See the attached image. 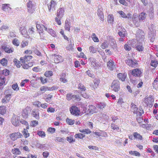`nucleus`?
Wrapping results in <instances>:
<instances>
[{
  "mask_svg": "<svg viewBox=\"0 0 158 158\" xmlns=\"http://www.w3.org/2000/svg\"><path fill=\"white\" fill-rule=\"evenodd\" d=\"M33 58V56L30 55H25L20 59L23 63L22 67L24 69H28L33 65V62H30V60Z\"/></svg>",
  "mask_w": 158,
  "mask_h": 158,
  "instance_id": "f257e3e1",
  "label": "nucleus"
},
{
  "mask_svg": "<svg viewBox=\"0 0 158 158\" xmlns=\"http://www.w3.org/2000/svg\"><path fill=\"white\" fill-rule=\"evenodd\" d=\"M13 90L11 89L6 90L4 92L5 96L2 100L3 103H6L8 102L11 99Z\"/></svg>",
  "mask_w": 158,
  "mask_h": 158,
  "instance_id": "f03ea898",
  "label": "nucleus"
},
{
  "mask_svg": "<svg viewBox=\"0 0 158 158\" xmlns=\"http://www.w3.org/2000/svg\"><path fill=\"white\" fill-rule=\"evenodd\" d=\"M38 22L36 23V27L37 30L39 33L41 39H43L44 37V30H47V27L43 24H38Z\"/></svg>",
  "mask_w": 158,
  "mask_h": 158,
  "instance_id": "7ed1b4c3",
  "label": "nucleus"
},
{
  "mask_svg": "<svg viewBox=\"0 0 158 158\" xmlns=\"http://www.w3.org/2000/svg\"><path fill=\"white\" fill-rule=\"evenodd\" d=\"M112 90L115 92H117L120 90V83L117 80H114L110 86Z\"/></svg>",
  "mask_w": 158,
  "mask_h": 158,
  "instance_id": "20e7f679",
  "label": "nucleus"
},
{
  "mask_svg": "<svg viewBox=\"0 0 158 158\" xmlns=\"http://www.w3.org/2000/svg\"><path fill=\"white\" fill-rule=\"evenodd\" d=\"M69 110L71 114L75 116H78L80 114L79 109L75 106H72L70 107Z\"/></svg>",
  "mask_w": 158,
  "mask_h": 158,
  "instance_id": "39448f33",
  "label": "nucleus"
},
{
  "mask_svg": "<svg viewBox=\"0 0 158 158\" xmlns=\"http://www.w3.org/2000/svg\"><path fill=\"white\" fill-rule=\"evenodd\" d=\"M23 135L19 132H14L9 135L10 139L14 141L16 140L17 139L21 138Z\"/></svg>",
  "mask_w": 158,
  "mask_h": 158,
  "instance_id": "423d86ee",
  "label": "nucleus"
},
{
  "mask_svg": "<svg viewBox=\"0 0 158 158\" xmlns=\"http://www.w3.org/2000/svg\"><path fill=\"white\" fill-rule=\"evenodd\" d=\"M154 99L151 97H145L144 98V102L147 106H148L150 107H152L153 106V102Z\"/></svg>",
  "mask_w": 158,
  "mask_h": 158,
  "instance_id": "0eeeda50",
  "label": "nucleus"
},
{
  "mask_svg": "<svg viewBox=\"0 0 158 158\" xmlns=\"http://www.w3.org/2000/svg\"><path fill=\"white\" fill-rule=\"evenodd\" d=\"M126 63L129 66L133 68L137 67L138 65L137 60H133L129 59L126 60Z\"/></svg>",
  "mask_w": 158,
  "mask_h": 158,
  "instance_id": "6e6552de",
  "label": "nucleus"
},
{
  "mask_svg": "<svg viewBox=\"0 0 158 158\" xmlns=\"http://www.w3.org/2000/svg\"><path fill=\"white\" fill-rule=\"evenodd\" d=\"M142 71L141 69L136 68L131 70V74L135 77H140L142 74Z\"/></svg>",
  "mask_w": 158,
  "mask_h": 158,
  "instance_id": "1a4fd4ad",
  "label": "nucleus"
},
{
  "mask_svg": "<svg viewBox=\"0 0 158 158\" xmlns=\"http://www.w3.org/2000/svg\"><path fill=\"white\" fill-rule=\"evenodd\" d=\"M27 6L28 12L30 14L33 13L35 10L33 8L34 4L32 2L31 0L28 1L27 3Z\"/></svg>",
  "mask_w": 158,
  "mask_h": 158,
  "instance_id": "9d476101",
  "label": "nucleus"
},
{
  "mask_svg": "<svg viewBox=\"0 0 158 158\" xmlns=\"http://www.w3.org/2000/svg\"><path fill=\"white\" fill-rule=\"evenodd\" d=\"M19 117L15 115L13 116L11 119L12 124L15 126H18L19 124Z\"/></svg>",
  "mask_w": 158,
  "mask_h": 158,
  "instance_id": "9b49d317",
  "label": "nucleus"
},
{
  "mask_svg": "<svg viewBox=\"0 0 158 158\" xmlns=\"http://www.w3.org/2000/svg\"><path fill=\"white\" fill-rule=\"evenodd\" d=\"M1 48L5 52L8 53H12L14 51L13 48H10L6 45H2L1 46Z\"/></svg>",
  "mask_w": 158,
  "mask_h": 158,
  "instance_id": "f8f14e48",
  "label": "nucleus"
},
{
  "mask_svg": "<svg viewBox=\"0 0 158 158\" xmlns=\"http://www.w3.org/2000/svg\"><path fill=\"white\" fill-rule=\"evenodd\" d=\"M131 105V110L134 114H135L137 115L140 114L141 113H143V111L142 110L141 112L139 111L138 108L136 106V105L134 103H132Z\"/></svg>",
  "mask_w": 158,
  "mask_h": 158,
  "instance_id": "ddd939ff",
  "label": "nucleus"
},
{
  "mask_svg": "<svg viewBox=\"0 0 158 158\" xmlns=\"http://www.w3.org/2000/svg\"><path fill=\"white\" fill-rule=\"evenodd\" d=\"M64 10L63 8H60L57 11L56 16L58 18L61 19L64 15Z\"/></svg>",
  "mask_w": 158,
  "mask_h": 158,
  "instance_id": "4468645a",
  "label": "nucleus"
},
{
  "mask_svg": "<svg viewBox=\"0 0 158 158\" xmlns=\"http://www.w3.org/2000/svg\"><path fill=\"white\" fill-rule=\"evenodd\" d=\"M111 128L113 130V132H121V129L117 125L114 123H111L110 126Z\"/></svg>",
  "mask_w": 158,
  "mask_h": 158,
  "instance_id": "2eb2a0df",
  "label": "nucleus"
},
{
  "mask_svg": "<svg viewBox=\"0 0 158 158\" xmlns=\"http://www.w3.org/2000/svg\"><path fill=\"white\" fill-rule=\"evenodd\" d=\"M127 74L124 73H119L117 75V77L119 79V80H120L122 81H125V79L127 77Z\"/></svg>",
  "mask_w": 158,
  "mask_h": 158,
  "instance_id": "dca6fc26",
  "label": "nucleus"
},
{
  "mask_svg": "<svg viewBox=\"0 0 158 158\" xmlns=\"http://www.w3.org/2000/svg\"><path fill=\"white\" fill-rule=\"evenodd\" d=\"M2 8L3 10L6 12H9L11 10V8L10 7V4H2Z\"/></svg>",
  "mask_w": 158,
  "mask_h": 158,
  "instance_id": "f3484780",
  "label": "nucleus"
},
{
  "mask_svg": "<svg viewBox=\"0 0 158 158\" xmlns=\"http://www.w3.org/2000/svg\"><path fill=\"white\" fill-rule=\"evenodd\" d=\"M52 56L54 57V60L55 63H59L62 60V56L60 55H57L56 54H53L52 55Z\"/></svg>",
  "mask_w": 158,
  "mask_h": 158,
  "instance_id": "a211bd4d",
  "label": "nucleus"
},
{
  "mask_svg": "<svg viewBox=\"0 0 158 158\" xmlns=\"http://www.w3.org/2000/svg\"><path fill=\"white\" fill-rule=\"evenodd\" d=\"M56 3L55 1L53 0H51L49 5H48V8L50 11L52 9L55 8Z\"/></svg>",
  "mask_w": 158,
  "mask_h": 158,
  "instance_id": "6ab92c4d",
  "label": "nucleus"
},
{
  "mask_svg": "<svg viewBox=\"0 0 158 158\" xmlns=\"http://www.w3.org/2000/svg\"><path fill=\"white\" fill-rule=\"evenodd\" d=\"M102 10V8L99 9L97 10V14L100 19L103 21L104 20V16Z\"/></svg>",
  "mask_w": 158,
  "mask_h": 158,
  "instance_id": "aec40b11",
  "label": "nucleus"
},
{
  "mask_svg": "<svg viewBox=\"0 0 158 158\" xmlns=\"http://www.w3.org/2000/svg\"><path fill=\"white\" fill-rule=\"evenodd\" d=\"M96 107L92 105H90L89 106L88 111L90 114H93L96 112Z\"/></svg>",
  "mask_w": 158,
  "mask_h": 158,
  "instance_id": "412c9836",
  "label": "nucleus"
},
{
  "mask_svg": "<svg viewBox=\"0 0 158 158\" xmlns=\"http://www.w3.org/2000/svg\"><path fill=\"white\" fill-rule=\"evenodd\" d=\"M32 116L37 120L40 119L39 113L38 111H36L35 110H33L31 112Z\"/></svg>",
  "mask_w": 158,
  "mask_h": 158,
  "instance_id": "4be33fe9",
  "label": "nucleus"
},
{
  "mask_svg": "<svg viewBox=\"0 0 158 158\" xmlns=\"http://www.w3.org/2000/svg\"><path fill=\"white\" fill-rule=\"evenodd\" d=\"M114 64V62L112 60H110L107 63V65L108 68L111 70L113 69V66Z\"/></svg>",
  "mask_w": 158,
  "mask_h": 158,
  "instance_id": "5701e85b",
  "label": "nucleus"
},
{
  "mask_svg": "<svg viewBox=\"0 0 158 158\" xmlns=\"http://www.w3.org/2000/svg\"><path fill=\"white\" fill-rule=\"evenodd\" d=\"M28 108L27 107L23 110L22 115L24 118H27L28 117Z\"/></svg>",
  "mask_w": 158,
  "mask_h": 158,
  "instance_id": "b1692460",
  "label": "nucleus"
},
{
  "mask_svg": "<svg viewBox=\"0 0 158 158\" xmlns=\"http://www.w3.org/2000/svg\"><path fill=\"white\" fill-rule=\"evenodd\" d=\"M94 85H92L93 88L94 89L97 88L98 86V85L100 83V80L96 78H94L93 80Z\"/></svg>",
  "mask_w": 158,
  "mask_h": 158,
  "instance_id": "393cba45",
  "label": "nucleus"
},
{
  "mask_svg": "<svg viewBox=\"0 0 158 158\" xmlns=\"http://www.w3.org/2000/svg\"><path fill=\"white\" fill-rule=\"evenodd\" d=\"M146 14L145 13L142 12L141 13L139 16V20L140 21H143L146 18Z\"/></svg>",
  "mask_w": 158,
  "mask_h": 158,
  "instance_id": "a878e982",
  "label": "nucleus"
},
{
  "mask_svg": "<svg viewBox=\"0 0 158 158\" xmlns=\"http://www.w3.org/2000/svg\"><path fill=\"white\" fill-rule=\"evenodd\" d=\"M11 152L13 154L15 155H20L21 154V152L18 148L12 149Z\"/></svg>",
  "mask_w": 158,
  "mask_h": 158,
  "instance_id": "bb28decb",
  "label": "nucleus"
},
{
  "mask_svg": "<svg viewBox=\"0 0 158 158\" xmlns=\"http://www.w3.org/2000/svg\"><path fill=\"white\" fill-rule=\"evenodd\" d=\"M136 50L139 52L142 51L144 49V47L142 43H138L136 45Z\"/></svg>",
  "mask_w": 158,
  "mask_h": 158,
  "instance_id": "cd10ccee",
  "label": "nucleus"
},
{
  "mask_svg": "<svg viewBox=\"0 0 158 158\" xmlns=\"http://www.w3.org/2000/svg\"><path fill=\"white\" fill-rule=\"evenodd\" d=\"M134 138L138 140H142L143 139V137L142 135L137 132H134L133 134Z\"/></svg>",
  "mask_w": 158,
  "mask_h": 158,
  "instance_id": "c85d7f7f",
  "label": "nucleus"
},
{
  "mask_svg": "<svg viewBox=\"0 0 158 158\" xmlns=\"http://www.w3.org/2000/svg\"><path fill=\"white\" fill-rule=\"evenodd\" d=\"M47 32L50 34L53 37H55L56 34L55 31L51 28H47V30H46Z\"/></svg>",
  "mask_w": 158,
  "mask_h": 158,
  "instance_id": "c756f323",
  "label": "nucleus"
},
{
  "mask_svg": "<svg viewBox=\"0 0 158 158\" xmlns=\"http://www.w3.org/2000/svg\"><path fill=\"white\" fill-rule=\"evenodd\" d=\"M152 86L154 89L158 90V78H156L154 80Z\"/></svg>",
  "mask_w": 158,
  "mask_h": 158,
  "instance_id": "7c9ffc66",
  "label": "nucleus"
},
{
  "mask_svg": "<svg viewBox=\"0 0 158 158\" xmlns=\"http://www.w3.org/2000/svg\"><path fill=\"white\" fill-rule=\"evenodd\" d=\"M0 63L3 66L6 67L8 64V60L5 58H3L0 60Z\"/></svg>",
  "mask_w": 158,
  "mask_h": 158,
  "instance_id": "2f4dec72",
  "label": "nucleus"
},
{
  "mask_svg": "<svg viewBox=\"0 0 158 158\" xmlns=\"http://www.w3.org/2000/svg\"><path fill=\"white\" fill-rule=\"evenodd\" d=\"M6 107L4 106H0V114L3 115L6 112Z\"/></svg>",
  "mask_w": 158,
  "mask_h": 158,
  "instance_id": "473e14b6",
  "label": "nucleus"
},
{
  "mask_svg": "<svg viewBox=\"0 0 158 158\" xmlns=\"http://www.w3.org/2000/svg\"><path fill=\"white\" fill-rule=\"evenodd\" d=\"M129 153L131 155L135 156H136L139 157L140 156V154L138 152L136 151H130Z\"/></svg>",
  "mask_w": 158,
  "mask_h": 158,
  "instance_id": "72a5a7b5",
  "label": "nucleus"
},
{
  "mask_svg": "<svg viewBox=\"0 0 158 158\" xmlns=\"http://www.w3.org/2000/svg\"><path fill=\"white\" fill-rule=\"evenodd\" d=\"M22 133L25 138H27L30 136V134L28 133V131L25 128L23 129Z\"/></svg>",
  "mask_w": 158,
  "mask_h": 158,
  "instance_id": "f704fd0d",
  "label": "nucleus"
},
{
  "mask_svg": "<svg viewBox=\"0 0 158 158\" xmlns=\"http://www.w3.org/2000/svg\"><path fill=\"white\" fill-rule=\"evenodd\" d=\"M12 43L14 46L18 47L19 44V42L17 38H14L12 40Z\"/></svg>",
  "mask_w": 158,
  "mask_h": 158,
  "instance_id": "c9c22d12",
  "label": "nucleus"
},
{
  "mask_svg": "<svg viewBox=\"0 0 158 158\" xmlns=\"http://www.w3.org/2000/svg\"><path fill=\"white\" fill-rule=\"evenodd\" d=\"M13 62L16 66L18 68H19L22 65L20 61L17 60L16 58H15L14 59Z\"/></svg>",
  "mask_w": 158,
  "mask_h": 158,
  "instance_id": "e433bc0d",
  "label": "nucleus"
},
{
  "mask_svg": "<svg viewBox=\"0 0 158 158\" xmlns=\"http://www.w3.org/2000/svg\"><path fill=\"white\" fill-rule=\"evenodd\" d=\"M78 89H80L81 91H85L86 90L85 86L82 84L80 83L78 85Z\"/></svg>",
  "mask_w": 158,
  "mask_h": 158,
  "instance_id": "4c0bfd02",
  "label": "nucleus"
},
{
  "mask_svg": "<svg viewBox=\"0 0 158 158\" xmlns=\"http://www.w3.org/2000/svg\"><path fill=\"white\" fill-rule=\"evenodd\" d=\"M37 134L41 138H44L46 136L45 132L42 131H38Z\"/></svg>",
  "mask_w": 158,
  "mask_h": 158,
  "instance_id": "58836bf2",
  "label": "nucleus"
},
{
  "mask_svg": "<svg viewBox=\"0 0 158 158\" xmlns=\"http://www.w3.org/2000/svg\"><path fill=\"white\" fill-rule=\"evenodd\" d=\"M6 79L4 77H0V86L5 85Z\"/></svg>",
  "mask_w": 158,
  "mask_h": 158,
  "instance_id": "ea45409f",
  "label": "nucleus"
},
{
  "mask_svg": "<svg viewBox=\"0 0 158 158\" xmlns=\"http://www.w3.org/2000/svg\"><path fill=\"white\" fill-rule=\"evenodd\" d=\"M66 122L69 125H73L74 123L75 120L73 119L67 118L66 119Z\"/></svg>",
  "mask_w": 158,
  "mask_h": 158,
  "instance_id": "a19ab883",
  "label": "nucleus"
},
{
  "mask_svg": "<svg viewBox=\"0 0 158 158\" xmlns=\"http://www.w3.org/2000/svg\"><path fill=\"white\" fill-rule=\"evenodd\" d=\"M114 17L112 15H109L107 16V21L108 23H112L114 21Z\"/></svg>",
  "mask_w": 158,
  "mask_h": 158,
  "instance_id": "79ce46f5",
  "label": "nucleus"
},
{
  "mask_svg": "<svg viewBox=\"0 0 158 158\" xmlns=\"http://www.w3.org/2000/svg\"><path fill=\"white\" fill-rule=\"evenodd\" d=\"M44 75L47 77H50L53 75V72L51 71H46Z\"/></svg>",
  "mask_w": 158,
  "mask_h": 158,
  "instance_id": "37998d69",
  "label": "nucleus"
},
{
  "mask_svg": "<svg viewBox=\"0 0 158 158\" xmlns=\"http://www.w3.org/2000/svg\"><path fill=\"white\" fill-rule=\"evenodd\" d=\"M158 64V61L156 60H152L151 63V65L154 68L157 67Z\"/></svg>",
  "mask_w": 158,
  "mask_h": 158,
  "instance_id": "c03bdc74",
  "label": "nucleus"
},
{
  "mask_svg": "<svg viewBox=\"0 0 158 158\" xmlns=\"http://www.w3.org/2000/svg\"><path fill=\"white\" fill-rule=\"evenodd\" d=\"M11 88L15 91H18L19 90V88L17 83H16L12 84L11 85Z\"/></svg>",
  "mask_w": 158,
  "mask_h": 158,
  "instance_id": "a18cd8bd",
  "label": "nucleus"
},
{
  "mask_svg": "<svg viewBox=\"0 0 158 158\" xmlns=\"http://www.w3.org/2000/svg\"><path fill=\"white\" fill-rule=\"evenodd\" d=\"M70 23L68 21H65V25L64 26V28L65 30L68 31H70Z\"/></svg>",
  "mask_w": 158,
  "mask_h": 158,
  "instance_id": "49530a36",
  "label": "nucleus"
},
{
  "mask_svg": "<svg viewBox=\"0 0 158 158\" xmlns=\"http://www.w3.org/2000/svg\"><path fill=\"white\" fill-rule=\"evenodd\" d=\"M73 95L71 93H69L67 94L66 96V99L68 101H70L73 98Z\"/></svg>",
  "mask_w": 158,
  "mask_h": 158,
  "instance_id": "de8ad7c7",
  "label": "nucleus"
},
{
  "mask_svg": "<svg viewBox=\"0 0 158 158\" xmlns=\"http://www.w3.org/2000/svg\"><path fill=\"white\" fill-rule=\"evenodd\" d=\"M28 44V42L27 41L23 40L22 41L21 44V48H23L27 46Z\"/></svg>",
  "mask_w": 158,
  "mask_h": 158,
  "instance_id": "09e8293b",
  "label": "nucleus"
},
{
  "mask_svg": "<svg viewBox=\"0 0 158 158\" xmlns=\"http://www.w3.org/2000/svg\"><path fill=\"white\" fill-rule=\"evenodd\" d=\"M29 81V80L27 79L22 80L20 84V86L22 87L24 86L25 85V84L28 82Z\"/></svg>",
  "mask_w": 158,
  "mask_h": 158,
  "instance_id": "8fccbe9b",
  "label": "nucleus"
},
{
  "mask_svg": "<svg viewBox=\"0 0 158 158\" xmlns=\"http://www.w3.org/2000/svg\"><path fill=\"white\" fill-rule=\"evenodd\" d=\"M142 114V113H141V114H139V115H137V116L136 117V120L139 123H141L143 120Z\"/></svg>",
  "mask_w": 158,
  "mask_h": 158,
  "instance_id": "3c124183",
  "label": "nucleus"
},
{
  "mask_svg": "<svg viewBox=\"0 0 158 158\" xmlns=\"http://www.w3.org/2000/svg\"><path fill=\"white\" fill-rule=\"evenodd\" d=\"M106 104L104 103H99L97 106L98 108L100 109H102L106 106Z\"/></svg>",
  "mask_w": 158,
  "mask_h": 158,
  "instance_id": "603ef678",
  "label": "nucleus"
},
{
  "mask_svg": "<svg viewBox=\"0 0 158 158\" xmlns=\"http://www.w3.org/2000/svg\"><path fill=\"white\" fill-rule=\"evenodd\" d=\"M10 72V71L8 69H5L2 71L1 73L2 75H4L5 76H7L9 75Z\"/></svg>",
  "mask_w": 158,
  "mask_h": 158,
  "instance_id": "864d4df0",
  "label": "nucleus"
},
{
  "mask_svg": "<svg viewBox=\"0 0 158 158\" xmlns=\"http://www.w3.org/2000/svg\"><path fill=\"white\" fill-rule=\"evenodd\" d=\"M40 90L43 93H44L47 91L49 90V87L47 86H43L41 87L40 88Z\"/></svg>",
  "mask_w": 158,
  "mask_h": 158,
  "instance_id": "5fc2aeb1",
  "label": "nucleus"
},
{
  "mask_svg": "<svg viewBox=\"0 0 158 158\" xmlns=\"http://www.w3.org/2000/svg\"><path fill=\"white\" fill-rule=\"evenodd\" d=\"M85 137V135L81 133H78L75 134V137L76 138L82 139Z\"/></svg>",
  "mask_w": 158,
  "mask_h": 158,
  "instance_id": "6e6d98bb",
  "label": "nucleus"
},
{
  "mask_svg": "<svg viewBox=\"0 0 158 158\" xmlns=\"http://www.w3.org/2000/svg\"><path fill=\"white\" fill-rule=\"evenodd\" d=\"M38 122L36 120H33L31 122L30 126L31 127H35L38 124Z\"/></svg>",
  "mask_w": 158,
  "mask_h": 158,
  "instance_id": "4d7b16f0",
  "label": "nucleus"
},
{
  "mask_svg": "<svg viewBox=\"0 0 158 158\" xmlns=\"http://www.w3.org/2000/svg\"><path fill=\"white\" fill-rule=\"evenodd\" d=\"M92 36V39L94 42H99V39L96 36V35L95 33H93Z\"/></svg>",
  "mask_w": 158,
  "mask_h": 158,
  "instance_id": "13d9d810",
  "label": "nucleus"
},
{
  "mask_svg": "<svg viewBox=\"0 0 158 158\" xmlns=\"http://www.w3.org/2000/svg\"><path fill=\"white\" fill-rule=\"evenodd\" d=\"M89 50L90 52H92L93 53H95L97 52L96 49L92 46L89 47Z\"/></svg>",
  "mask_w": 158,
  "mask_h": 158,
  "instance_id": "bf43d9fd",
  "label": "nucleus"
},
{
  "mask_svg": "<svg viewBox=\"0 0 158 158\" xmlns=\"http://www.w3.org/2000/svg\"><path fill=\"white\" fill-rule=\"evenodd\" d=\"M64 140V139L63 138L60 137H56L55 139V141L56 142H63Z\"/></svg>",
  "mask_w": 158,
  "mask_h": 158,
  "instance_id": "052dcab7",
  "label": "nucleus"
},
{
  "mask_svg": "<svg viewBox=\"0 0 158 158\" xmlns=\"http://www.w3.org/2000/svg\"><path fill=\"white\" fill-rule=\"evenodd\" d=\"M86 73L89 77H93L94 76L93 73L89 69L86 71Z\"/></svg>",
  "mask_w": 158,
  "mask_h": 158,
  "instance_id": "680f3d73",
  "label": "nucleus"
},
{
  "mask_svg": "<svg viewBox=\"0 0 158 158\" xmlns=\"http://www.w3.org/2000/svg\"><path fill=\"white\" fill-rule=\"evenodd\" d=\"M118 13L120 14L121 16V17L124 18H126L127 17V16L126 14L122 11L119 10L118 11Z\"/></svg>",
  "mask_w": 158,
  "mask_h": 158,
  "instance_id": "e2e57ef3",
  "label": "nucleus"
},
{
  "mask_svg": "<svg viewBox=\"0 0 158 158\" xmlns=\"http://www.w3.org/2000/svg\"><path fill=\"white\" fill-rule=\"evenodd\" d=\"M9 29V26L6 24L2 25L0 28V29L2 31L6 30H8Z\"/></svg>",
  "mask_w": 158,
  "mask_h": 158,
  "instance_id": "0e129e2a",
  "label": "nucleus"
},
{
  "mask_svg": "<svg viewBox=\"0 0 158 158\" xmlns=\"http://www.w3.org/2000/svg\"><path fill=\"white\" fill-rule=\"evenodd\" d=\"M108 46V45L106 42H103L101 45V47L103 49H105Z\"/></svg>",
  "mask_w": 158,
  "mask_h": 158,
  "instance_id": "69168bd1",
  "label": "nucleus"
},
{
  "mask_svg": "<svg viewBox=\"0 0 158 158\" xmlns=\"http://www.w3.org/2000/svg\"><path fill=\"white\" fill-rule=\"evenodd\" d=\"M67 140L70 143H72L73 142H74L75 141V139H73V137L71 136L68 137H67Z\"/></svg>",
  "mask_w": 158,
  "mask_h": 158,
  "instance_id": "338daca9",
  "label": "nucleus"
},
{
  "mask_svg": "<svg viewBox=\"0 0 158 158\" xmlns=\"http://www.w3.org/2000/svg\"><path fill=\"white\" fill-rule=\"evenodd\" d=\"M125 49L127 51H130L131 49V47L128 44H126L124 46Z\"/></svg>",
  "mask_w": 158,
  "mask_h": 158,
  "instance_id": "774afa93",
  "label": "nucleus"
}]
</instances>
